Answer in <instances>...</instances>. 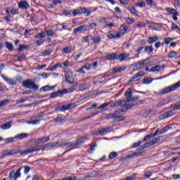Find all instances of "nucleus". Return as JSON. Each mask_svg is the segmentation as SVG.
<instances>
[{
  "instance_id": "obj_16",
  "label": "nucleus",
  "mask_w": 180,
  "mask_h": 180,
  "mask_svg": "<svg viewBox=\"0 0 180 180\" xmlns=\"http://www.w3.org/2000/svg\"><path fill=\"white\" fill-rule=\"evenodd\" d=\"M34 141L37 144H43L44 143H47V141H50V136H47V137L44 136L41 138L35 139Z\"/></svg>"
},
{
  "instance_id": "obj_35",
  "label": "nucleus",
  "mask_w": 180,
  "mask_h": 180,
  "mask_svg": "<svg viewBox=\"0 0 180 180\" xmlns=\"http://www.w3.org/2000/svg\"><path fill=\"white\" fill-rule=\"evenodd\" d=\"M89 86H91L88 83L84 84H81L79 86V91H86V89H89Z\"/></svg>"
},
{
  "instance_id": "obj_38",
  "label": "nucleus",
  "mask_w": 180,
  "mask_h": 180,
  "mask_svg": "<svg viewBox=\"0 0 180 180\" xmlns=\"http://www.w3.org/2000/svg\"><path fill=\"white\" fill-rule=\"evenodd\" d=\"M60 96V90H58L56 92H53L51 94L49 95V98H51V99H53V98H57V96Z\"/></svg>"
},
{
  "instance_id": "obj_54",
  "label": "nucleus",
  "mask_w": 180,
  "mask_h": 180,
  "mask_svg": "<svg viewBox=\"0 0 180 180\" xmlns=\"http://www.w3.org/2000/svg\"><path fill=\"white\" fill-rule=\"evenodd\" d=\"M42 56H50L51 54V50H45L41 52Z\"/></svg>"
},
{
  "instance_id": "obj_61",
  "label": "nucleus",
  "mask_w": 180,
  "mask_h": 180,
  "mask_svg": "<svg viewBox=\"0 0 180 180\" xmlns=\"http://www.w3.org/2000/svg\"><path fill=\"white\" fill-rule=\"evenodd\" d=\"M15 139L13 138H8L6 139V143H13Z\"/></svg>"
},
{
  "instance_id": "obj_26",
  "label": "nucleus",
  "mask_w": 180,
  "mask_h": 180,
  "mask_svg": "<svg viewBox=\"0 0 180 180\" xmlns=\"http://www.w3.org/2000/svg\"><path fill=\"white\" fill-rule=\"evenodd\" d=\"M18 8L20 9H29V4H27L26 1H20L18 4Z\"/></svg>"
},
{
  "instance_id": "obj_64",
  "label": "nucleus",
  "mask_w": 180,
  "mask_h": 180,
  "mask_svg": "<svg viewBox=\"0 0 180 180\" xmlns=\"http://www.w3.org/2000/svg\"><path fill=\"white\" fill-rule=\"evenodd\" d=\"M136 179V176H130L126 178V180H134Z\"/></svg>"
},
{
  "instance_id": "obj_30",
  "label": "nucleus",
  "mask_w": 180,
  "mask_h": 180,
  "mask_svg": "<svg viewBox=\"0 0 180 180\" xmlns=\"http://www.w3.org/2000/svg\"><path fill=\"white\" fill-rule=\"evenodd\" d=\"M28 134L26 133H22L16 135L15 136V139H17V140H22V139H26V137H28Z\"/></svg>"
},
{
  "instance_id": "obj_46",
  "label": "nucleus",
  "mask_w": 180,
  "mask_h": 180,
  "mask_svg": "<svg viewBox=\"0 0 180 180\" xmlns=\"http://www.w3.org/2000/svg\"><path fill=\"white\" fill-rule=\"evenodd\" d=\"M35 37L36 39H43L44 37H46V33L44 32L39 33L35 36Z\"/></svg>"
},
{
  "instance_id": "obj_11",
  "label": "nucleus",
  "mask_w": 180,
  "mask_h": 180,
  "mask_svg": "<svg viewBox=\"0 0 180 180\" xmlns=\"http://www.w3.org/2000/svg\"><path fill=\"white\" fill-rule=\"evenodd\" d=\"M25 152L20 151V149H12V150H4L3 151V155L4 157H6V155H13L14 154H20L22 155V153Z\"/></svg>"
},
{
  "instance_id": "obj_28",
  "label": "nucleus",
  "mask_w": 180,
  "mask_h": 180,
  "mask_svg": "<svg viewBox=\"0 0 180 180\" xmlns=\"http://www.w3.org/2000/svg\"><path fill=\"white\" fill-rule=\"evenodd\" d=\"M54 88H56V86H50L49 85H46V86L41 87L40 89V91H41L42 92H46L47 91H51V89H54Z\"/></svg>"
},
{
  "instance_id": "obj_56",
  "label": "nucleus",
  "mask_w": 180,
  "mask_h": 180,
  "mask_svg": "<svg viewBox=\"0 0 180 180\" xmlns=\"http://www.w3.org/2000/svg\"><path fill=\"white\" fill-rule=\"evenodd\" d=\"M140 146H141V141H139L137 143H134L132 144V148H137V147H140Z\"/></svg>"
},
{
  "instance_id": "obj_37",
  "label": "nucleus",
  "mask_w": 180,
  "mask_h": 180,
  "mask_svg": "<svg viewBox=\"0 0 180 180\" xmlns=\"http://www.w3.org/2000/svg\"><path fill=\"white\" fill-rule=\"evenodd\" d=\"M120 30L121 32H122V34H124V33H126L127 32V30H129V27L124 25H122L120 27Z\"/></svg>"
},
{
  "instance_id": "obj_14",
  "label": "nucleus",
  "mask_w": 180,
  "mask_h": 180,
  "mask_svg": "<svg viewBox=\"0 0 180 180\" xmlns=\"http://www.w3.org/2000/svg\"><path fill=\"white\" fill-rule=\"evenodd\" d=\"M63 68V67H68V60H66L65 63H57L55 65L52 66L51 68H47V71H55L58 68Z\"/></svg>"
},
{
  "instance_id": "obj_55",
  "label": "nucleus",
  "mask_w": 180,
  "mask_h": 180,
  "mask_svg": "<svg viewBox=\"0 0 180 180\" xmlns=\"http://www.w3.org/2000/svg\"><path fill=\"white\" fill-rule=\"evenodd\" d=\"M135 6H139V8H146V4L144 3H135Z\"/></svg>"
},
{
  "instance_id": "obj_7",
  "label": "nucleus",
  "mask_w": 180,
  "mask_h": 180,
  "mask_svg": "<svg viewBox=\"0 0 180 180\" xmlns=\"http://www.w3.org/2000/svg\"><path fill=\"white\" fill-rule=\"evenodd\" d=\"M133 91H131V89L129 88L126 92L124 93V96L127 98V100H124L126 102V105H127V102H133V101H137L140 98V96L133 97L131 95ZM122 101V100H120Z\"/></svg>"
},
{
  "instance_id": "obj_34",
  "label": "nucleus",
  "mask_w": 180,
  "mask_h": 180,
  "mask_svg": "<svg viewBox=\"0 0 180 180\" xmlns=\"http://www.w3.org/2000/svg\"><path fill=\"white\" fill-rule=\"evenodd\" d=\"M147 64H148V60H143L137 62L136 65H138L139 67H143L144 65H147Z\"/></svg>"
},
{
  "instance_id": "obj_15",
  "label": "nucleus",
  "mask_w": 180,
  "mask_h": 180,
  "mask_svg": "<svg viewBox=\"0 0 180 180\" xmlns=\"http://www.w3.org/2000/svg\"><path fill=\"white\" fill-rule=\"evenodd\" d=\"M160 140H161V137L160 136L153 139L151 141L147 142L143 144V147H151L152 146H154V144H158V143H160Z\"/></svg>"
},
{
  "instance_id": "obj_47",
  "label": "nucleus",
  "mask_w": 180,
  "mask_h": 180,
  "mask_svg": "<svg viewBox=\"0 0 180 180\" xmlns=\"http://www.w3.org/2000/svg\"><path fill=\"white\" fill-rule=\"evenodd\" d=\"M93 134H95L96 136H101V134H103V132L102 131V129H98L94 131Z\"/></svg>"
},
{
  "instance_id": "obj_32",
  "label": "nucleus",
  "mask_w": 180,
  "mask_h": 180,
  "mask_svg": "<svg viewBox=\"0 0 180 180\" xmlns=\"http://www.w3.org/2000/svg\"><path fill=\"white\" fill-rule=\"evenodd\" d=\"M126 70L125 68H122V67H118V68H115L112 69V74H116V72H122V71H124Z\"/></svg>"
},
{
  "instance_id": "obj_10",
  "label": "nucleus",
  "mask_w": 180,
  "mask_h": 180,
  "mask_svg": "<svg viewBox=\"0 0 180 180\" xmlns=\"http://www.w3.org/2000/svg\"><path fill=\"white\" fill-rule=\"evenodd\" d=\"M144 148H148V147H144V145H143L142 148H140L138 150V151L127 155V158H133L134 157H139V155H141V154H144V153H146V150H144Z\"/></svg>"
},
{
  "instance_id": "obj_29",
  "label": "nucleus",
  "mask_w": 180,
  "mask_h": 180,
  "mask_svg": "<svg viewBox=\"0 0 180 180\" xmlns=\"http://www.w3.org/2000/svg\"><path fill=\"white\" fill-rule=\"evenodd\" d=\"M166 11L169 13H172V15H175L176 16H179V13H178V11H176V10H175L174 8H167Z\"/></svg>"
},
{
  "instance_id": "obj_19",
  "label": "nucleus",
  "mask_w": 180,
  "mask_h": 180,
  "mask_svg": "<svg viewBox=\"0 0 180 180\" xmlns=\"http://www.w3.org/2000/svg\"><path fill=\"white\" fill-rule=\"evenodd\" d=\"M58 144L59 146H67V143H65V142H62L60 143V142L48 143L45 144V146H46V148H51V147H56Z\"/></svg>"
},
{
  "instance_id": "obj_12",
  "label": "nucleus",
  "mask_w": 180,
  "mask_h": 180,
  "mask_svg": "<svg viewBox=\"0 0 180 180\" xmlns=\"http://www.w3.org/2000/svg\"><path fill=\"white\" fill-rule=\"evenodd\" d=\"M10 180H16L18 178H20V169H18L16 172L12 170L8 175Z\"/></svg>"
},
{
  "instance_id": "obj_39",
  "label": "nucleus",
  "mask_w": 180,
  "mask_h": 180,
  "mask_svg": "<svg viewBox=\"0 0 180 180\" xmlns=\"http://www.w3.org/2000/svg\"><path fill=\"white\" fill-rule=\"evenodd\" d=\"M169 57L170 58H178L179 56H178V53L176 52H170L169 54Z\"/></svg>"
},
{
  "instance_id": "obj_58",
  "label": "nucleus",
  "mask_w": 180,
  "mask_h": 180,
  "mask_svg": "<svg viewBox=\"0 0 180 180\" xmlns=\"http://www.w3.org/2000/svg\"><path fill=\"white\" fill-rule=\"evenodd\" d=\"M108 106H109V103H105L102 104L101 105H100L98 107V109H103Z\"/></svg>"
},
{
  "instance_id": "obj_62",
  "label": "nucleus",
  "mask_w": 180,
  "mask_h": 180,
  "mask_svg": "<svg viewBox=\"0 0 180 180\" xmlns=\"http://www.w3.org/2000/svg\"><path fill=\"white\" fill-rule=\"evenodd\" d=\"M172 178H173V179H180V174H173Z\"/></svg>"
},
{
  "instance_id": "obj_51",
  "label": "nucleus",
  "mask_w": 180,
  "mask_h": 180,
  "mask_svg": "<svg viewBox=\"0 0 180 180\" xmlns=\"http://www.w3.org/2000/svg\"><path fill=\"white\" fill-rule=\"evenodd\" d=\"M151 82H153V79L146 78L143 80V84H146V85L151 84Z\"/></svg>"
},
{
  "instance_id": "obj_42",
  "label": "nucleus",
  "mask_w": 180,
  "mask_h": 180,
  "mask_svg": "<svg viewBox=\"0 0 180 180\" xmlns=\"http://www.w3.org/2000/svg\"><path fill=\"white\" fill-rule=\"evenodd\" d=\"M116 157H117V153L112 152L109 154L108 158H110V160H115Z\"/></svg>"
},
{
  "instance_id": "obj_6",
  "label": "nucleus",
  "mask_w": 180,
  "mask_h": 180,
  "mask_svg": "<svg viewBox=\"0 0 180 180\" xmlns=\"http://www.w3.org/2000/svg\"><path fill=\"white\" fill-rule=\"evenodd\" d=\"M82 13H83L84 16H89V15L92 13V11L88 10V8L85 7H82L79 10L78 9L74 10L72 12L73 16H77V15H82Z\"/></svg>"
},
{
  "instance_id": "obj_43",
  "label": "nucleus",
  "mask_w": 180,
  "mask_h": 180,
  "mask_svg": "<svg viewBox=\"0 0 180 180\" xmlns=\"http://www.w3.org/2000/svg\"><path fill=\"white\" fill-rule=\"evenodd\" d=\"M128 9L131 13H133L134 15H137L139 13V11L136 10V7H128Z\"/></svg>"
},
{
  "instance_id": "obj_44",
  "label": "nucleus",
  "mask_w": 180,
  "mask_h": 180,
  "mask_svg": "<svg viewBox=\"0 0 180 180\" xmlns=\"http://www.w3.org/2000/svg\"><path fill=\"white\" fill-rule=\"evenodd\" d=\"M150 139H154V136H153V134L146 135L143 139V141L146 142V141H148V140H150Z\"/></svg>"
},
{
  "instance_id": "obj_3",
  "label": "nucleus",
  "mask_w": 180,
  "mask_h": 180,
  "mask_svg": "<svg viewBox=\"0 0 180 180\" xmlns=\"http://www.w3.org/2000/svg\"><path fill=\"white\" fill-rule=\"evenodd\" d=\"M179 109H180V104L176 105H174V108L173 110L164 112L160 115V117H162V119H168V117H172V116L176 115V110H178Z\"/></svg>"
},
{
  "instance_id": "obj_59",
  "label": "nucleus",
  "mask_w": 180,
  "mask_h": 180,
  "mask_svg": "<svg viewBox=\"0 0 180 180\" xmlns=\"http://www.w3.org/2000/svg\"><path fill=\"white\" fill-rule=\"evenodd\" d=\"M24 169H25V174H29V172L30 171V167H29V166H25V167H24Z\"/></svg>"
},
{
  "instance_id": "obj_27",
  "label": "nucleus",
  "mask_w": 180,
  "mask_h": 180,
  "mask_svg": "<svg viewBox=\"0 0 180 180\" xmlns=\"http://www.w3.org/2000/svg\"><path fill=\"white\" fill-rule=\"evenodd\" d=\"M105 58L110 61H112V60H117V53L106 55Z\"/></svg>"
},
{
  "instance_id": "obj_31",
  "label": "nucleus",
  "mask_w": 180,
  "mask_h": 180,
  "mask_svg": "<svg viewBox=\"0 0 180 180\" xmlns=\"http://www.w3.org/2000/svg\"><path fill=\"white\" fill-rule=\"evenodd\" d=\"M155 41H158V37H149L148 39V44H153V43H155Z\"/></svg>"
},
{
  "instance_id": "obj_40",
  "label": "nucleus",
  "mask_w": 180,
  "mask_h": 180,
  "mask_svg": "<svg viewBox=\"0 0 180 180\" xmlns=\"http://www.w3.org/2000/svg\"><path fill=\"white\" fill-rule=\"evenodd\" d=\"M101 129L103 133H110V131H112V130H113V128L112 127H108Z\"/></svg>"
},
{
  "instance_id": "obj_9",
  "label": "nucleus",
  "mask_w": 180,
  "mask_h": 180,
  "mask_svg": "<svg viewBox=\"0 0 180 180\" xmlns=\"http://www.w3.org/2000/svg\"><path fill=\"white\" fill-rule=\"evenodd\" d=\"M180 87V81L175 83L173 85L169 86L166 88H164L162 91H161V95H164L165 94H168L169 92H172V91H175V89H178V88Z\"/></svg>"
},
{
  "instance_id": "obj_36",
  "label": "nucleus",
  "mask_w": 180,
  "mask_h": 180,
  "mask_svg": "<svg viewBox=\"0 0 180 180\" xmlns=\"http://www.w3.org/2000/svg\"><path fill=\"white\" fill-rule=\"evenodd\" d=\"M127 25H133L136 22V19L130 18H124Z\"/></svg>"
},
{
  "instance_id": "obj_5",
  "label": "nucleus",
  "mask_w": 180,
  "mask_h": 180,
  "mask_svg": "<svg viewBox=\"0 0 180 180\" xmlns=\"http://www.w3.org/2000/svg\"><path fill=\"white\" fill-rule=\"evenodd\" d=\"M22 86H25V88H27L28 89H33L34 91H37V89H39V86L36 85V84H34V82H32L30 79L23 81L22 82Z\"/></svg>"
},
{
  "instance_id": "obj_50",
  "label": "nucleus",
  "mask_w": 180,
  "mask_h": 180,
  "mask_svg": "<svg viewBox=\"0 0 180 180\" xmlns=\"http://www.w3.org/2000/svg\"><path fill=\"white\" fill-rule=\"evenodd\" d=\"M45 32L47 34V36H54L56 34V32L51 31V30H45Z\"/></svg>"
},
{
  "instance_id": "obj_8",
  "label": "nucleus",
  "mask_w": 180,
  "mask_h": 180,
  "mask_svg": "<svg viewBox=\"0 0 180 180\" xmlns=\"http://www.w3.org/2000/svg\"><path fill=\"white\" fill-rule=\"evenodd\" d=\"M87 141H88V138L83 136L77 139L75 143L69 142L68 147H72V148H75L78 147V146H82V144H84V143H86Z\"/></svg>"
},
{
  "instance_id": "obj_33",
  "label": "nucleus",
  "mask_w": 180,
  "mask_h": 180,
  "mask_svg": "<svg viewBox=\"0 0 180 180\" xmlns=\"http://www.w3.org/2000/svg\"><path fill=\"white\" fill-rule=\"evenodd\" d=\"M54 120H55V122H59L60 123H64V122H67V117H58Z\"/></svg>"
},
{
  "instance_id": "obj_20",
  "label": "nucleus",
  "mask_w": 180,
  "mask_h": 180,
  "mask_svg": "<svg viewBox=\"0 0 180 180\" xmlns=\"http://www.w3.org/2000/svg\"><path fill=\"white\" fill-rule=\"evenodd\" d=\"M88 25H82L80 26L79 27H77L74 30L73 33L74 34H77V33H78V32H86V30H88Z\"/></svg>"
},
{
  "instance_id": "obj_63",
  "label": "nucleus",
  "mask_w": 180,
  "mask_h": 180,
  "mask_svg": "<svg viewBox=\"0 0 180 180\" xmlns=\"http://www.w3.org/2000/svg\"><path fill=\"white\" fill-rule=\"evenodd\" d=\"M64 94H67V89H63L61 91H60L59 95H60V96H63V95H64Z\"/></svg>"
},
{
  "instance_id": "obj_57",
  "label": "nucleus",
  "mask_w": 180,
  "mask_h": 180,
  "mask_svg": "<svg viewBox=\"0 0 180 180\" xmlns=\"http://www.w3.org/2000/svg\"><path fill=\"white\" fill-rule=\"evenodd\" d=\"M110 75H113V71L110 72V71H108L107 72L103 74V77H110Z\"/></svg>"
},
{
  "instance_id": "obj_13",
  "label": "nucleus",
  "mask_w": 180,
  "mask_h": 180,
  "mask_svg": "<svg viewBox=\"0 0 180 180\" xmlns=\"http://www.w3.org/2000/svg\"><path fill=\"white\" fill-rule=\"evenodd\" d=\"M143 75H146V72L144 71H140L136 73L131 79H129V82H137V81H140V78L143 77Z\"/></svg>"
},
{
  "instance_id": "obj_48",
  "label": "nucleus",
  "mask_w": 180,
  "mask_h": 180,
  "mask_svg": "<svg viewBox=\"0 0 180 180\" xmlns=\"http://www.w3.org/2000/svg\"><path fill=\"white\" fill-rule=\"evenodd\" d=\"M153 46H146L145 48V51H146V53H148V54H150V53H153Z\"/></svg>"
},
{
  "instance_id": "obj_60",
  "label": "nucleus",
  "mask_w": 180,
  "mask_h": 180,
  "mask_svg": "<svg viewBox=\"0 0 180 180\" xmlns=\"http://www.w3.org/2000/svg\"><path fill=\"white\" fill-rule=\"evenodd\" d=\"M43 43H44V39H43V38H41L40 39L37 41V44H38V46H40V44H43Z\"/></svg>"
},
{
  "instance_id": "obj_4",
  "label": "nucleus",
  "mask_w": 180,
  "mask_h": 180,
  "mask_svg": "<svg viewBox=\"0 0 180 180\" xmlns=\"http://www.w3.org/2000/svg\"><path fill=\"white\" fill-rule=\"evenodd\" d=\"M69 89L68 92H74L77 89V82L74 80V76L72 75V72H69Z\"/></svg>"
},
{
  "instance_id": "obj_18",
  "label": "nucleus",
  "mask_w": 180,
  "mask_h": 180,
  "mask_svg": "<svg viewBox=\"0 0 180 180\" xmlns=\"http://www.w3.org/2000/svg\"><path fill=\"white\" fill-rule=\"evenodd\" d=\"M102 40L101 36H95L94 37H91L90 43L91 44H99Z\"/></svg>"
},
{
  "instance_id": "obj_21",
  "label": "nucleus",
  "mask_w": 180,
  "mask_h": 180,
  "mask_svg": "<svg viewBox=\"0 0 180 180\" xmlns=\"http://www.w3.org/2000/svg\"><path fill=\"white\" fill-rule=\"evenodd\" d=\"M1 77L3 78V79H4V81H6V82H8V84H9V85H16V80L13 79H11L4 75H1Z\"/></svg>"
},
{
  "instance_id": "obj_17",
  "label": "nucleus",
  "mask_w": 180,
  "mask_h": 180,
  "mask_svg": "<svg viewBox=\"0 0 180 180\" xmlns=\"http://www.w3.org/2000/svg\"><path fill=\"white\" fill-rule=\"evenodd\" d=\"M107 36L109 39H120L121 37L120 33L116 34L115 30L110 31L108 33Z\"/></svg>"
},
{
  "instance_id": "obj_2",
  "label": "nucleus",
  "mask_w": 180,
  "mask_h": 180,
  "mask_svg": "<svg viewBox=\"0 0 180 180\" xmlns=\"http://www.w3.org/2000/svg\"><path fill=\"white\" fill-rule=\"evenodd\" d=\"M46 144L44 145H41V146H35L30 147L29 148H27L24 152L21 153V156L22 155H27V154H32V153H35V151H44L46 150Z\"/></svg>"
},
{
  "instance_id": "obj_22",
  "label": "nucleus",
  "mask_w": 180,
  "mask_h": 180,
  "mask_svg": "<svg viewBox=\"0 0 180 180\" xmlns=\"http://www.w3.org/2000/svg\"><path fill=\"white\" fill-rule=\"evenodd\" d=\"M91 68V64H86L83 65L80 69L77 70V72L79 74H85V70H89Z\"/></svg>"
},
{
  "instance_id": "obj_25",
  "label": "nucleus",
  "mask_w": 180,
  "mask_h": 180,
  "mask_svg": "<svg viewBox=\"0 0 180 180\" xmlns=\"http://www.w3.org/2000/svg\"><path fill=\"white\" fill-rule=\"evenodd\" d=\"M56 110H57V112H65V110H68V104L59 105L56 108Z\"/></svg>"
},
{
  "instance_id": "obj_52",
  "label": "nucleus",
  "mask_w": 180,
  "mask_h": 180,
  "mask_svg": "<svg viewBox=\"0 0 180 180\" xmlns=\"http://www.w3.org/2000/svg\"><path fill=\"white\" fill-rule=\"evenodd\" d=\"M96 27V23L92 22V23L89 24V26H87V29H89L88 30H91L92 29H95Z\"/></svg>"
},
{
  "instance_id": "obj_45",
  "label": "nucleus",
  "mask_w": 180,
  "mask_h": 180,
  "mask_svg": "<svg viewBox=\"0 0 180 180\" xmlns=\"http://www.w3.org/2000/svg\"><path fill=\"white\" fill-rule=\"evenodd\" d=\"M8 103H9V99H4L0 101V108H2V106H5V105H8Z\"/></svg>"
},
{
  "instance_id": "obj_24",
  "label": "nucleus",
  "mask_w": 180,
  "mask_h": 180,
  "mask_svg": "<svg viewBox=\"0 0 180 180\" xmlns=\"http://www.w3.org/2000/svg\"><path fill=\"white\" fill-rule=\"evenodd\" d=\"M129 53H121L117 57V60H118L119 61H124L126 58H127V57H129Z\"/></svg>"
},
{
  "instance_id": "obj_41",
  "label": "nucleus",
  "mask_w": 180,
  "mask_h": 180,
  "mask_svg": "<svg viewBox=\"0 0 180 180\" xmlns=\"http://www.w3.org/2000/svg\"><path fill=\"white\" fill-rule=\"evenodd\" d=\"M160 70H161V68L160 67V65H156V66L152 67L150 69L151 72H155V71L158 72Z\"/></svg>"
},
{
  "instance_id": "obj_53",
  "label": "nucleus",
  "mask_w": 180,
  "mask_h": 180,
  "mask_svg": "<svg viewBox=\"0 0 180 180\" xmlns=\"http://www.w3.org/2000/svg\"><path fill=\"white\" fill-rule=\"evenodd\" d=\"M173 40H174V39H172V38H166V39H165L164 44L168 45V44H169V43H171Z\"/></svg>"
},
{
  "instance_id": "obj_23",
  "label": "nucleus",
  "mask_w": 180,
  "mask_h": 180,
  "mask_svg": "<svg viewBox=\"0 0 180 180\" xmlns=\"http://www.w3.org/2000/svg\"><path fill=\"white\" fill-rule=\"evenodd\" d=\"M12 123H13V120L4 123V124L0 125V129H2L3 130H8V129L11 127Z\"/></svg>"
},
{
  "instance_id": "obj_49",
  "label": "nucleus",
  "mask_w": 180,
  "mask_h": 180,
  "mask_svg": "<svg viewBox=\"0 0 180 180\" xmlns=\"http://www.w3.org/2000/svg\"><path fill=\"white\" fill-rule=\"evenodd\" d=\"M91 35H87L86 37H84L82 38V42L86 43L87 41H89V40L91 41Z\"/></svg>"
},
{
  "instance_id": "obj_1",
  "label": "nucleus",
  "mask_w": 180,
  "mask_h": 180,
  "mask_svg": "<svg viewBox=\"0 0 180 180\" xmlns=\"http://www.w3.org/2000/svg\"><path fill=\"white\" fill-rule=\"evenodd\" d=\"M133 106H134V104H126V101H124V100L116 101L110 105V108H120V109L118 110H115L112 113L106 114L104 116V119H106L107 120H109V119H113L115 123L123 122V120H126V117L123 116L122 112L129 110V109L133 108Z\"/></svg>"
}]
</instances>
